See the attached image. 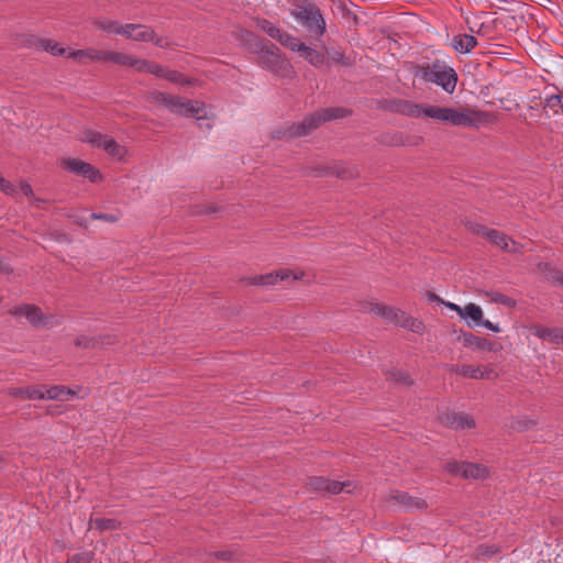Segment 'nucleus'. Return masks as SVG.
<instances>
[{"instance_id": "nucleus-1", "label": "nucleus", "mask_w": 563, "mask_h": 563, "mask_svg": "<svg viewBox=\"0 0 563 563\" xmlns=\"http://www.w3.org/2000/svg\"><path fill=\"white\" fill-rule=\"evenodd\" d=\"M423 118H430L453 126L479 128L496 120L494 113L472 108L454 109L424 103Z\"/></svg>"}, {"instance_id": "nucleus-2", "label": "nucleus", "mask_w": 563, "mask_h": 563, "mask_svg": "<svg viewBox=\"0 0 563 563\" xmlns=\"http://www.w3.org/2000/svg\"><path fill=\"white\" fill-rule=\"evenodd\" d=\"M411 71L415 77L438 85L449 95L454 92L459 80L455 69L441 59H434L431 64H416Z\"/></svg>"}, {"instance_id": "nucleus-3", "label": "nucleus", "mask_w": 563, "mask_h": 563, "mask_svg": "<svg viewBox=\"0 0 563 563\" xmlns=\"http://www.w3.org/2000/svg\"><path fill=\"white\" fill-rule=\"evenodd\" d=\"M147 100L152 103L167 108L172 113L187 118L201 120L205 118V103L198 100H189L178 96L168 95L159 90H152L147 93Z\"/></svg>"}, {"instance_id": "nucleus-4", "label": "nucleus", "mask_w": 563, "mask_h": 563, "mask_svg": "<svg viewBox=\"0 0 563 563\" xmlns=\"http://www.w3.org/2000/svg\"><path fill=\"white\" fill-rule=\"evenodd\" d=\"M296 10L291 11L295 16L316 37L325 32V20L319 7L313 0H294Z\"/></svg>"}, {"instance_id": "nucleus-5", "label": "nucleus", "mask_w": 563, "mask_h": 563, "mask_svg": "<svg viewBox=\"0 0 563 563\" xmlns=\"http://www.w3.org/2000/svg\"><path fill=\"white\" fill-rule=\"evenodd\" d=\"M257 64L278 76H286L292 69L290 63L282 55L280 49L271 43L268 47L256 58Z\"/></svg>"}, {"instance_id": "nucleus-6", "label": "nucleus", "mask_w": 563, "mask_h": 563, "mask_svg": "<svg viewBox=\"0 0 563 563\" xmlns=\"http://www.w3.org/2000/svg\"><path fill=\"white\" fill-rule=\"evenodd\" d=\"M59 166L71 174L81 176L88 179L92 184H97L103 180V175L93 165L74 157H64L59 162Z\"/></svg>"}, {"instance_id": "nucleus-7", "label": "nucleus", "mask_w": 563, "mask_h": 563, "mask_svg": "<svg viewBox=\"0 0 563 563\" xmlns=\"http://www.w3.org/2000/svg\"><path fill=\"white\" fill-rule=\"evenodd\" d=\"M374 141L383 146L399 147L413 146L418 147L423 144L424 139L421 135H410L401 131H384L378 133Z\"/></svg>"}, {"instance_id": "nucleus-8", "label": "nucleus", "mask_w": 563, "mask_h": 563, "mask_svg": "<svg viewBox=\"0 0 563 563\" xmlns=\"http://www.w3.org/2000/svg\"><path fill=\"white\" fill-rule=\"evenodd\" d=\"M314 121L311 119V115L308 114L303 118L301 122L291 123L287 126H280L275 129L272 132V137L274 140H292L296 137L307 136L311 134L314 129Z\"/></svg>"}, {"instance_id": "nucleus-9", "label": "nucleus", "mask_w": 563, "mask_h": 563, "mask_svg": "<svg viewBox=\"0 0 563 563\" xmlns=\"http://www.w3.org/2000/svg\"><path fill=\"white\" fill-rule=\"evenodd\" d=\"M309 486L316 492L329 495H336L341 492L352 493V490L355 488V485H353V483L350 481L338 482L323 476L309 478Z\"/></svg>"}, {"instance_id": "nucleus-10", "label": "nucleus", "mask_w": 563, "mask_h": 563, "mask_svg": "<svg viewBox=\"0 0 563 563\" xmlns=\"http://www.w3.org/2000/svg\"><path fill=\"white\" fill-rule=\"evenodd\" d=\"M445 470L464 478L483 479L488 476V468L486 466L467 462H448Z\"/></svg>"}, {"instance_id": "nucleus-11", "label": "nucleus", "mask_w": 563, "mask_h": 563, "mask_svg": "<svg viewBox=\"0 0 563 563\" xmlns=\"http://www.w3.org/2000/svg\"><path fill=\"white\" fill-rule=\"evenodd\" d=\"M290 277L292 280H297L299 278L291 269L282 268L264 275L243 277L241 278V283L253 286H273L278 280H287Z\"/></svg>"}, {"instance_id": "nucleus-12", "label": "nucleus", "mask_w": 563, "mask_h": 563, "mask_svg": "<svg viewBox=\"0 0 563 563\" xmlns=\"http://www.w3.org/2000/svg\"><path fill=\"white\" fill-rule=\"evenodd\" d=\"M115 34L137 42H150L154 41L155 37V31L152 26L133 23L119 26Z\"/></svg>"}, {"instance_id": "nucleus-13", "label": "nucleus", "mask_w": 563, "mask_h": 563, "mask_svg": "<svg viewBox=\"0 0 563 563\" xmlns=\"http://www.w3.org/2000/svg\"><path fill=\"white\" fill-rule=\"evenodd\" d=\"M352 114L353 110L344 107L321 108L310 113L311 119L314 121L313 124L316 130L324 122L349 118Z\"/></svg>"}, {"instance_id": "nucleus-14", "label": "nucleus", "mask_w": 563, "mask_h": 563, "mask_svg": "<svg viewBox=\"0 0 563 563\" xmlns=\"http://www.w3.org/2000/svg\"><path fill=\"white\" fill-rule=\"evenodd\" d=\"M439 420L443 426L453 430H464L475 427L473 418L462 412L445 411L439 416Z\"/></svg>"}, {"instance_id": "nucleus-15", "label": "nucleus", "mask_w": 563, "mask_h": 563, "mask_svg": "<svg viewBox=\"0 0 563 563\" xmlns=\"http://www.w3.org/2000/svg\"><path fill=\"white\" fill-rule=\"evenodd\" d=\"M354 312L362 313V314H368L374 313L378 317H399V309H396L394 307L379 303V302H373V301H358L355 305Z\"/></svg>"}, {"instance_id": "nucleus-16", "label": "nucleus", "mask_w": 563, "mask_h": 563, "mask_svg": "<svg viewBox=\"0 0 563 563\" xmlns=\"http://www.w3.org/2000/svg\"><path fill=\"white\" fill-rule=\"evenodd\" d=\"M390 500H395L399 505L404 507L405 510H422L427 508V503L424 499L419 497L410 496L408 493L394 490L390 494Z\"/></svg>"}, {"instance_id": "nucleus-17", "label": "nucleus", "mask_w": 563, "mask_h": 563, "mask_svg": "<svg viewBox=\"0 0 563 563\" xmlns=\"http://www.w3.org/2000/svg\"><path fill=\"white\" fill-rule=\"evenodd\" d=\"M448 368L450 372L474 379L489 378L493 373L492 369H486L481 366L474 367L472 365H448Z\"/></svg>"}, {"instance_id": "nucleus-18", "label": "nucleus", "mask_w": 563, "mask_h": 563, "mask_svg": "<svg viewBox=\"0 0 563 563\" xmlns=\"http://www.w3.org/2000/svg\"><path fill=\"white\" fill-rule=\"evenodd\" d=\"M244 45L251 53L260 56L271 45V41L254 34L251 31H245L242 35Z\"/></svg>"}, {"instance_id": "nucleus-19", "label": "nucleus", "mask_w": 563, "mask_h": 563, "mask_svg": "<svg viewBox=\"0 0 563 563\" xmlns=\"http://www.w3.org/2000/svg\"><path fill=\"white\" fill-rule=\"evenodd\" d=\"M30 46H35L37 49L48 52L54 56H64L66 48L59 47L58 43L53 40L38 38L31 35L27 40Z\"/></svg>"}, {"instance_id": "nucleus-20", "label": "nucleus", "mask_w": 563, "mask_h": 563, "mask_svg": "<svg viewBox=\"0 0 563 563\" xmlns=\"http://www.w3.org/2000/svg\"><path fill=\"white\" fill-rule=\"evenodd\" d=\"M7 393L8 395L15 398H23L30 400L44 399V385L9 388Z\"/></svg>"}, {"instance_id": "nucleus-21", "label": "nucleus", "mask_w": 563, "mask_h": 563, "mask_svg": "<svg viewBox=\"0 0 563 563\" xmlns=\"http://www.w3.org/2000/svg\"><path fill=\"white\" fill-rule=\"evenodd\" d=\"M76 391L63 386V385H55L47 387L44 385V399H51V400H59V401H67L70 397L75 396Z\"/></svg>"}, {"instance_id": "nucleus-22", "label": "nucleus", "mask_w": 563, "mask_h": 563, "mask_svg": "<svg viewBox=\"0 0 563 563\" xmlns=\"http://www.w3.org/2000/svg\"><path fill=\"white\" fill-rule=\"evenodd\" d=\"M537 268L544 275L548 282L553 285L563 286V271L558 269L548 262H540Z\"/></svg>"}, {"instance_id": "nucleus-23", "label": "nucleus", "mask_w": 563, "mask_h": 563, "mask_svg": "<svg viewBox=\"0 0 563 563\" xmlns=\"http://www.w3.org/2000/svg\"><path fill=\"white\" fill-rule=\"evenodd\" d=\"M477 43V38L474 35L459 34L453 37L452 46L456 52L466 54L470 53Z\"/></svg>"}, {"instance_id": "nucleus-24", "label": "nucleus", "mask_w": 563, "mask_h": 563, "mask_svg": "<svg viewBox=\"0 0 563 563\" xmlns=\"http://www.w3.org/2000/svg\"><path fill=\"white\" fill-rule=\"evenodd\" d=\"M459 340L462 341L464 346H467V347H471L474 350H487V351L493 350L492 342H489L483 338L476 336L473 333L463 332L459 336Z\"/></svg>"}, {"instance_id": "nucleus-25", "label": "nucleus", "mask_w": 563, "mask_h": 563, "mask_svg": "<svg viewBox=\"0 0 563 563\" xmlns=\"http://www.w3.org/2000/svg\"><path fill=\"white\" fill-rule=\"evenodd\" d=\"M8 312L13 317H46L38 306L32 303L15 305Z\"/></svg>"}, {"instance_id": "nucleus-26", "label": "nucleus", "mask_w": 563, "mask_h": 563, "mask_svg": "<svg viewBox=\"0 0 563 563\" xmlns=\"http://www.w3.org/2000/svg\"><path fill=\"white\" fill-rule=\"evenodd\" d=\"M117 64L121 66H129L135 68L137 71L146 73V68L148 67L150 60L139 58L134 55H129L124 53H119L117 56Z\"/></svg>"}, {"instance_id": "nucleus-27", "label": "nucleus", "mask_w": 563, "mask_h": 563, "mask_svg": "<svg viewBox=\"0 0 563 563\" xmlns=\"http://www.w3.org/2000/svg\"><path fill=\"white\" fill-rule=\"evenodd\" d=\"M533 333L548 341L553 343H563V331L558 328H545V327H534Z\"/></svg>"}, {"instance_id": "nucleus-28", "label": "nucleus", "mask_w": 563, "mask_h": 563, "mask_svg": "<svg viewBox=\"0 0 563 563\" xmlns=\"http://www.w3.org/2000/svg\"><path fill=\"white\" fill-rule=\"evenodd\" d=\"M298 52L302 58L308 60L314 67H321L325 63L323 53L307 46L305 43Z\"/></svg>"}, {"instance_id": "nucleus-29", "label": "nucleus", "mask_w": 563, "mask_h": 563, "mask_svg": "<svg viewBox=\"0 0 563 563\" xmlns=\"http://www.w3.org/2000/svg\"><path fill=\"white\" fill-rule=\"evenodd\" d=\"M120 527V522L111 518H90L89 529H98L100 532L107 530H115Z\"/></svg>"}, {"instance_id": "nucleus-30", "label": "nucleus", "mask_w": 563, "mask_h": 563, "mask_svg": "<svg viewBox=\"0 0 563 563\" xmlns=\"http://www.w3.org/2000/svg\"><path fill=\"white\" fill-rule=\"evenodd\" d=\"M423 108L424 103H416L404 99L400 114L409 118H421L423 117Z\"/></svg>"}, {"instance_id": "nucleus-31", "label": "nucleus", "mask_w": 563, "mask_h": 563, "mask_svg": "<svg viewBox=\"0 0 563 563\" xmlns=\"http://www.w3.org/2000/svg\"><path fill=\"white\" fill-rule=\"evenodd\" d=\"M118 55L119 52L99 51L93 48L86 49V58H89L91 60L112 62L117 64Z\"/></svg>"}, {"instance_id": "nucleus-32", "label": "nucleus", "mask_w": 563, "mask_h": 563, "mask_svg": "<svg viewBox=\"0 0 563 563\" xmlns=\"http://www.w3.org/2000/svg\"><path fill=\"white\" fill-rule=\"evenodd\" d=\"M102 148L113 158L122 159L126 150L124 146L120 145L115 140L109 139L104 140Z\"/></svg>"}, {"instance_id": "nucleus-33", "label": "nucleus", "mask_w": 563, "mask_h": 563, "mask_svg": "<svg viewBox=\"0 0 563 563\" xmlns=\"http://www.w3.org/2000/svg\"><path fill=\"white\" fill-rule=\"evenodd\" d=\"M276 40L283 45L285 46L286 48L290 49V51H294V52H299L301 47L299 46H302L303 43L300 42L299 38L290 35L289 33L287 32H283L282 30L279 31V36L276 37Z\"/></svg>"}, {"instance_id": "nucleus-34", "label": "nucleus", "mask_w": 563, "mask_h": 563, "mask_svg": "<svg viewBox=\"0 0 563 563\" xmlns=\"http://www.w3.org/2000/svg\"><path fill=\"white\" fill-rule=\"evenodd\" d=\"M562 96L559 93L547 95L544 98L543 111L549 117V111L552 114H558L561 111Z\"/></svg>"}, {"instance_id": "nucleus-35", "label": "nucleus", "mask_w": 563, "mask_h": 563, "mask_svg": "<svg viewBox=\"0 0 563 563\" xmlns=\"http://www.w3.org/2000/svg\"><path fill=\"white\" fill-rule=\"evenodd\" d=\"M486 238L490 243L499 246L503 251H509V239L505 233L495 229H490L489 232H487Z\"/></svg>"}, {"instance_id": "nucleus-36", "label": "nucleus", "mask_w": 563, "mask_h": 563, "mask_svg": "<svg viewBox=\"0 0 563 563\" xmlns=\"http://www.w3.org/2000/svg\"><path fill=\"white\" fill-rule=\"evenodd\" d=\"M104 135L93 130H85L82 132L81 141L90 144L93 147H102L104 142Z\"/></svg>"}, {"instance_id": "nucleus-37", "label": "nucleus", "mask_w": 563, "mask_h": 563, "mask_svg": "<svg viewBox=\"0 0 563 563\" xmlns=\"http://www.w3.org/2000/svg\"><path fill=\"white\" fill-rule=\"evenodd\" d=\"M387 378L393 380L397 385L411 386L413 380L408 376L407 373L400 369H390L386 372Z\"/></svg>"}, {"instance_id": "nucleus-38", "label": "nucleus", "mask_w": 563, "mask_h": 563, "mask_svg": "<svg viewBox=\"0 0 563 563\" xmlns=\"http://www.w3.org/2000/svg\"><path fill=\"white\" fill-rule=\"evenodd\" d=\"M395 321L396 325L408 329L412 332L419 333L423 330V323L421 319H390Z\"/></svg>"}, {"instance_id": "nucleus-39", "label": "nucleus", "mask_w": 563, "mask_h": 563, "mask_svg": "<svg viewBox=\"0 0 563 563\" xmlns=\"http://www.w3.org/2000/svg\"><path fill=\"white\" fill-rule=\"evenodd\" d=\"M256 26L274 40H276V37L279 36L280 30L274 23L266 19H257Z\"/></svg>"}, {"instance_id": "nucleus-40", "label": "nucleus", "mask_w": 563, "mask_h": 563, "mask_svg": "<svg viewBox=\"0 0 563 563\" xmlns=\"http://www.w3.org/2000/svg\"><path fill=\"white\" fill-rule=\"evenodd\" d=\"M163 78L174 84H180L184 86L191 85V80L186 78L181 73L168 68H166Z\"/></svg>"}, {"instance_id": "nucleus-41", "label": "nucleus", "mask_w": 563, "mask_h": 563, "mask_svg": "<svg viewBox=\"0 0 563 563\" xmlns=\"http://www.w3.org/2000/svg\"><path fill=\"white\" fill-rule=\"evenodd\" d=\"M426 295H427L429 301H431V302L434 301V302H438L439 305H443V306L450 308L451 310L455 311L459 314V317H461V314H464L463 308H461L460 306H457L455 303L444 301L443 299L438 297L434 292L428 290L426 292Z\"/></svg>"}, {"instance_id": "nucleus-42", "label": "nucleus", "mask_w": 563, "mask_h": 563, "mask_svg": "<svg viewBox=\"0 0 563 563\" xmlns=\"http://www.w3.org/2000/svg\"><path fill=\"white\" fill-rule=\"evenodd\" d=\"M426 295H427L429 301H431V302L434 301V302H438L439 305H443V306L450 308L451 310L455 311L459 314V317H461V314H464L463 308H461L460 306H457L455 303L444 301L443 299L438 297L434 292L428 290L426 292Z\"/></svg>"}, {"instance_id": "nucleus-43", "label": "nucleus", "mask_w": 563, "mask_h": 563, "mask_svg": "<svg viewBox=\"0 0 563 563\" xmlns=\"http://www.w3.org/2000/svg\"><path fill=\"white\" fill-rule=\"evenodd\" d=\"M426 295H427L429 301H431V302L434 301V302H438L439 305H443V306L450 308L451 310L455 311L459 314V317H461V314H464L463 308H461L460 306H457L455 303L444 301L443 299L438 297L434 292L428 290L426 292Z\"/></svg>"}, {"instance_id": "nucleus-44", "label": "nucleus", "mask_w": 563, "mask_h": 563, "mask_svg": "<svg viewBox=\"0 0 563 563\" xmlns=\"http://www.w3.org/2000/svg\"><path fill=\"white\" fill-rule=\"evenodd\" d=\"M488 296H489L492 302L501 303L509 308H512L516 306V301L512 298H510L506 295H503L500 292H490V294H488Z\"/></svg>"}, {"instance_id": "nucleus-45", "label": "nucleus", "mask_w": 563, "mask_h": 563, "mask_svg": "<svg viewBox=\"0 0 563 563\" xmlns=\"http://www.w3.org/2000/svg\"><path fill=\"white\" fill-rule=\"evenodd\" d=\"M465 320L470 328H474L477 325H484L485 328H487L494 332H498L500 330L498 324L492 323L488 319H465Z\"/></svg>"}, {"instance_id": "nucleus-46", "label": "nucleus", "mask_w": 563, "mask_h": 563, "mask_svg": "<svg viewBox=\"0 0 563 563\" xmlns=\"http://www.w3.org/2000/svg\"><path fill=\"white\" fill-rule=\"evenodd\" d=\"M536 426V421L528 418H519L512 424V428L519 432L527 431Z\"/></svg>"}, {"instance_id": "nucleus-47", "label": "nucleus", "mask_w": 563, "mask_h": 563, "mask_svg": "<svg viewBox=\"0 0 563 563\" xmlns=\"http://www.w3.org/2000/svg\"><path fill=\"white\" fill-rule=\"evenodd\" d=\"M92 560V552H80L70 556L66 563H91Z\"/></svg>"}, {"instance_id": "nucleus-48", "label": "nucleus", "mask_w": 563, "mask_h": 563, "mask_svg": "<svg viewBox=\"0 0 563 563\" xmlns=\"http://www.w3.org/2000/svg\"><path fill=\"white\" fill-rule=\"evenodd\" d=\"M464 314H461V317H483L482 308L476 303H467L463 308Z\"/></svg>"}, {"instance_id": "nucleus-49", "label": "nucleus", "mask_w": 563, "mask_h": 563, "mask_svg": "<svg viewBox=\"0 0 563 563\" xmlns=\"http://www.w3.org/2000/svg\"><path fill=\"white\" fill-rule=\"evenodd\" d=\"M220 210H222V207L213 206V205H197L195 206V213L196 214H210V213H217Z\"/></svg>"}, {"instance_id": "nucleus-50", "label": "nucleus", "mask_w": 563, "mask_h": 563, "mask_svg": "<svg viewBox=\"0 0 563 563\" xmlns=\"http://www.w3.org/2000/svg\"><path fill=\"white\" fill-rule=\"evenodd\" d=\"M466 227L471 230V232L481 235V236H487V232H489V228L485 227L484 224L468 221L466 223Z\"/></svg>"}, {"instance_id": "nucleus-51", "label": "nucleus", "mask_w": 563, "mask_h": 563, "mask_svg": "<svg viewBox=\"0 0 563 563\" xmlns=\"http://www.w3.org/2000/svg\"><path fill=\"white\" fill-rule=\"evenodd\" d=\"M166 68L162 65L151 62L148 63V67L146 68V73L155 75L156 77L163 78L165 75Z\"/></svg>"}, {"instance_id": "nucleus-52", "label": "nucleus", "mask_w": 563, "mask_h": 563, "mask_svg": "<svg viewBox=\"0 0 563 563\" xmlns=\"http://www.w3.org/2000/svg\"><path fill=\"white\" fill-rule=\"evenodd\" d=\"M90 219L103 220V221H107V222H110V223L117 222L119 220V218L115 214H112V213H96V212H92L90 214Z\"/></svg>"}, {"instance_id": "nucleus-53", "label": "nucleus", "mask_w": 563, "mask_h": 563, "mask_svg": "<svg viewBox=\"0 0 563 563\" xmlns=\"http://www.w3.org/2000/svg\"><path fill=\"white\" fill-rule=\"evenodd\" d=\"M98 26H99V29H101L106 32L115 33V30H118L120 25H118V23L115 21L106 20V21H100L98 23Z\"/></svg>"}, {"instance_id": "nucleus-54", "label": "nucleus", "mask_w": 563, "mask_h": 563, "mask_svg": "<svg viewBox=\"0 0 563 563\" xmlns=\"http://www.w3.org/2000/svg\"><path fill=\"white\" fill-rule=\"evenodd\" d=\"M404 99L390 98L389 99V112L400 114Z\"/></svg>"}, {"instance_id": "nucleus-55", "label": "nucleus", "mask_w": 563, "mask_h": 563, "mask_svg": "<svg viewBox=\"0 0 563 563\" xmlns=\"http://www.w3.org/2000/svg\"><path fill=\"white\" fill-rule=\"evenodd\" d=\"M213 558L221 561H230L233 558V552L224 550V551H217L213 554Z\"/></svg>"}, {"instance_id": "nucleus-56", "label": "nucleus", "mask_w": 563, "mask_h": 563, "mask_svg": "<svg viewBox=\"0 0 563 563\" xmlns=\"http://www.w3.org/2000/svg\"><path fill=\"white\" fill-rule=\"evenodd\" d=\"M543 104H544V100L542 99V97L539 93L533 95L530 98V104H529L530 109H538L541 106L543 107Z\"/></svg>"}, {"instance_id": "nucleus-57", "label": "nucleus", "mask_w": 563, "mask_h": 563, "mask_svg": "<svg viewBox=\"0 0 563 563\" xmlns=\"http://www.w3.org/2000/svg\"><path fill=\"white\" fill-rule=\"evenodd\" d=\"M331 175H334L341 179H345L350 177V172L346 170L345 168L332 167Z\"/></svg>"}, {"instance_id": "nucleus-58", "label": "nucleus", "mask_w": 563, "mask_h": 563, "mask_svg": "<svg viewBox=\"0 0 563 563\" xmlns=\"http://www.w3.org/2000/svg\"><path fill=\"white\" fill-rule=\"evenodd\" d=\"M20 189H21V191L23 192L24 196H26L29 198L34 197L33 188H32V186L29 183L23 181L20 185Z\"/></svg>"}, {"instance_id": "nucleus-59", "label": "nucleus", "mask_w": 563, "mask_h": 563, "mask_svg": "<svg viewBox=\"0 0 563 563\" xmlns=\"http://www.w3.org/2000/svg\"><path fill=\"white\" fill-rule=\"evenodd\" d=\"M0 190L3 191L5 195H13L15 192V187L12 183L5 179L3 185L0 187Z\"/></svg>"}, {"instance_id": "nucleus-60", "label": "nucleus", "mask_w": 563, "mask_h": 563, "mask_svg": "<svg viewBox=\"0 0 563 563\" xmlns=\"http://www.w3.org/2000/svg\"><path fill=\"white\" fill-rule=\"evenodd\" d=\"M331 59L334 63H339V64H342V65H345V66L349 65V63L345 60V56L342 53L338 52V51H335L333 54H331Z\"/></svg>"}, {"instance_id": "nucleus-61", "label": "nucleus", "mask_w": 563, "mask_h": 563, "mask_svg": "<svg viewBox=\"0 0 563 563\" xmlns=\"http://www.w3.org/2000/svg\"><path fill=\"white\" fill-rule=\"evenodd\" d=\"M331 168L327 166H319L313 169L314 175L318 177L324 176V175H331Z\"/></svg>"}, {"instance_id": "nucleus-62", "label": "nucleus", "mask_w": 563, "mask_h": 563, "mask_svg": "<svg viewBox=\"0 0 563 563\" xmlns=\"http://www.w3.org/2000/svg\"><path fill=\"white\" fill-rule=\"evenodd\" d=\"M154 43V45H156L157 47H161V48H167L169 47L170 43L164 38V37H157L155 35L154 37V41H152Z\"/></svg>"}, {"instance_id": "nucleus-63", "label": "nucleus", "mask_w": 563, "mask_h": 563, "mask_svg": "<svg viewBox=\"0 0 563 563\" xmlns=\"http://www.w3.org/2000/svg\"><path fill=\"white\" fill-rule=\"evenodd\" d=\"M376 109L389 112V99L376 100Z\"/></svg>"}, {"instance_id": "nucleus-64", "label": "nucleus", "mask_w": 563, "mask_h": 563, "mask_svg": "<svg viewBox=\"0 0 563 563\" xmlns=\"http://www.w3.org/2000/svg\"><path fill=\"white\" fill-rule=\"evenodd\" d=\"M68 57L80 60L86 57V49H76L69 53Z\"/></svg>"}]
</instances>
